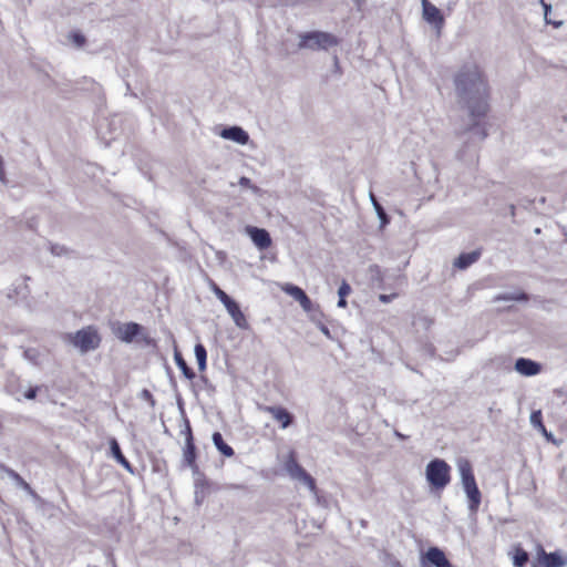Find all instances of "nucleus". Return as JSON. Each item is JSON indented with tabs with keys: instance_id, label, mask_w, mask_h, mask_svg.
Segmentation results:
<instances>
[{
	"instance_id": "1",
	"label": "nucleus",
	"mask_w": 567,
	"mask_h": 567,
	"mask_svg": "<svg viewBox=\"0 0 567 567\" xmlns=\"http://www.w3.org/2000/svg\"><path fill=\"white\" fill-rule=\"evenodd\" d=\"M457 94L466 100L472 120L477 124L489 112V86L480 66H463L454 80Z\"/></svg>"
},
{
	"instance_id": "2",
	"label": "nucleus",
	"mask_w": 567,
	"mask_h": 567,
	"mask_svg": "<svg viewBox=\"0 0 567 567\" xmlns=\"http://www.w3.org/2000/svg\"><path fill=\"white\" fill-rule=\"evenodd\" d=\"M63 339L82 353L96 350L102 341L99 330L94 326H86L74 333H65Z\"/></svg>"
},
{
	"instance_id": "3",
	"label": "nucleus",
	"mask_w": 567,
	"mask_h": 567,
	"mask_svg": "<svg viewBox=\"0 0 567 567\" xmlns=\"http://www.w3.org/2000/svg\"><path fill=\"white\" fill-rule=\"evenodd\" d=\"M462 484L470 501V508L476 511L481 504L482 495L476 484L472 463L467 458L457 462Z\"/></svg>"
},
{
	"instance_id": "4",
	"label": "nucleus",
	"mask_w": 567,
	"mask_h": 567,
	"mask_svg": "<svg viewBox=\"0 0 567 567\" xmlns=\"http://www.w3.org/2000/svg\"><path fill=\"white\" fill-rule=\"evenodd\" d=\"M425 476L432 489L442 491L451 482V466L442 458H434L426 465Z\"/></svg>"
},
{
	"instance_id": "5",
	"label": "nucleus",
	"mask_w": 567,
	"mask_h": 567,
	"mask_svg": "<svg viewBox=\"0 0 567 567\" xmlns=\"http://www.w3.org/2000/svg\"><path fill=\"white\" fill-rule=\"evenodd\" d=\"M299 49L327 50L339 43L336 35L323 31L305 32L299 35Z\"/></svg>"
},
{
	"instance_id": "6",
	"label": "nucleus",
	"mask_w": 567,
	"mask_h": 567,
	"mask_svg": "<svg viewBox=\"0 0 567 567\" xmlns=\"http://www.w3.org/2000/svg\"><path fill=\"white\" fill-rule=\"evenodd\" d=\"M209 288L219 299V301L225 306L235 324L240 329H247L249 324L239 305L233 300L223 289H220L214 280H209Z\"/></svg>"
},
{
	"instance_id": "7",
	"label": "nucleus",
	"mask_w": 567,
	"mask_h": 567,
	"mask_svg": "<svg viewBox=\"0 0 567 567\" xmlns=\"http://www.w3.org/2000/svg\"><path fill=\"white\" fill-rule=\"evenodd\" d=\"M284 465L291 478L302 482L312 493L317 492L315 478L298 463L297 455L293 451L287 455Z\"/></svg>"
},
{
	"instance_id": "8",
	"label": "nucleus",
	"mask_w": 567,
	"mask_h": 567,
	"mask_svg": "<svg viewBox=\"0 0 567 567\" xmlns=\"http://www.w3.org/2000/svg\"><path fill=\"white\" fill-rule=\"evenodd\" d=\"M422 18L437 31L444 27L445 19L441 10L430 0H421Z\"/></svg>"
},
{
	"instance_id": "9",
	"label": "nucleus",
	"mask_w": 567,
	"mask_h": 567,
	"mask_svg": "<svg viewBox=\"0 0 567 567\" xmlns=\"http://www.w3.org/2000/svg\"><path fill=\"white\" fill-rule=\"evenodd\" d=\"M196 458H197V452H196L194 435H193V431H192L189 423H187L186 431H185V445L183 449V460H184V463L188 467H190L193 470H197L198 465H197Z\"/></svg>"
},
{
	"instance_id": "10",
	"label": "nucleus",
	"mask_w": 567,
	"mask_h": 567,
	"mask_svg": "<svg viewBox=\"0 0 567 567\" xmlns=\"http://www.w3.org/2000/svg\"><path fill=\"white\" fill-rule=\"evenodd\" d=\"M262 411L270 414L281 429H287L293 422V415L284 406L266 405Z\"/></svg>"
},
{
	"instance_id": "11",
	"label": "nucleus",
	"mask_w": 567,
	"mask_h": 567,
	"mask_svg": "<svg viewBox=\"0 0 567 567\" xmlns=\"http://www.w3.org/2000/svg\"><path fill=\"white\" fill-rule=\"evenodd\" d=\"M281 291L292 297L296 301H298L301 308L305 311H310L312 308V302L307 293L298 286L292 284H282L280 285Z\"/></svg>"
},
{
	"instance_id": "12",
	"label": "nucleus",
	"mask_w": 567,
	"mask_h": 567,
	"mask_svg": "<svg viewBox=\"0 0 567 567\" xmlns=\"http://www.w3.org/2000/svg\"><path fill=\"white\" fill-rule=\"evenodd\" d=\"M423 564L435 567H453L445 553L439 547H430L423 556Z\"/></svg>"
},
{
	"instance_id": "13",
	"label": "nucleus",
	"mask_w": 567,
	"mask_h": 567,
	"mask_svg": "<svg viewBox=\"0 0 567 567\" xmlns=\"http://www.w3.org/2000/svg\"><path fill=\"white\" fill-rule=\"evenodd\" d=\"M247 234L259 249H268L271 246V238L266 229L248 226Z\"/></svg>"
},
{
	"instance_id": "14",
	"label": "nucleus",
	"mask_w": 567,
	"mask_h": 567,
	"mask_svg": "<svg viewBox=\"0 0 567 567\" xmlns=\"http://www.w3.org/2000/svg\"><path fill=\"white\" fill-rule=\"evenodd\" d=\"M142 327L135 322L123 323L115 330L116 337L124 342H132L140 333Z\"/></svg>"
},
{
	"instance_id": "15",
	"label": "nucleus",
	"mask_w": 567,
	"mask_h": 567,
	"mask_svg": "<svg viewBox=\"0 0 567 567\" xmlns=\"http://www.w3.org/2000/svg\"><path fill=\"white\" fill-rule=\"evenodd\" d=\"M542 567H564L567 560L557 553H546L542 547L537 558Z\"/></svg>"
},
{
	"instance_id": "16",
	"label": "nucleus",
	"mask_w": 567,
	"mask_h": 567,
	"mask_svg": "<svg viewBox=\"0 0 567 567\" xmlns=\"http://www.w3.org/2000/svg\"><path fill=\"white\" fill-rule=\"evenodd\" d=\"M515 369L522 375L532 377L538 374L542 367L530 359L519 358L515 362Z\"/></svg>"
},
{
	"instance_id": "17",
	"label": "nucleus",
	"mask_w": 567,
	"mask_h": 567,
	"mask_svg": "<svg viewBox=\"0 0 567 567\" xmlns=\"http://www.w3.org/2000/svg\"><path fill=\"white\" fill-rule=\"evenodd\" d=\"M481 255V249L471 252H463L454 260L453 265L457 269H466L467 267L476 262L480 259Z\"/></svg>"
},
{
	"instance_id": "18",
	"label": "nucleus",
	"mask_w": 567,
	"mask_h": 567,
	"mask_svg": "<svg viewBox=\"0 0 567 567\" xmlns=\"http://www.w3.org/2000/svg\"><path fill=\"white\" fill-rule=\"evenodd\" d=\"M220 135L224 138L231 140L241 145L247 144V142L249 140L248 134L241 127H238V126L225 128Z\"/></svg>"
},
{
	"instance_id": "19",
	"label": "nucleus",
	"mask_w": 567,
	"mask_h": 567,
	"mask_svg": "<svg viewBox=\"0 0 567 567\" xmlns=\"http://www.w3.org/2000/svg\"><path fill=\"white\" fill-rule=\"evenodd\" d=\"M110 449L113 457L130 473H134L132 464L128 462V460L124 456V454L121 451V447L116 441V439L110 440Z\"/></svg>"
},
{
	"instance_id": "20",
	"label": "nucleus",
	"mask_w": 567,
	"mask_h": 567,
	"mask_svg": "<svg viewBox=\"0 0 567 567\" xmlns=\"http://www.w3.org/2000/svg\"><path fill=\"white\" fill-rule=\"evenodd\" d=\"M213 442L216 449L226 457H231L235 455V451L231 446H229L223 439V435L219 432H215L213 434Z\"/></svg>"
},
{
	"instance_id": "21",
	"label": "nucleus",
	"mask_w": 567,
	"mask_h": 567,
	"mask_svg": "<svg viewBox=\"0 0 567 567\" xmlns=\"http://www.w3.org/2000/svg\"><path fill=\"white\" fill-rule=\"evenodd\" d=\"M175 362L186 379H188V380L195 379L196 374H195L194 370L188 367V364L186 363V361L184 360V358L182 357V354L179 352L175 353Z\"/></svg>"
},
{
	"instance_id": "22",
	"label": "nucleus",
	"mask_w": 567,
	"mask_h": 567,
	"mask_svg": "<svg viewBox=\"0 0 567 567\" xmlns=\"http://www.w3.org/2000/svg\"><path fill=\"white\" fill-rule=\"evenodd\" d=\"M529 559L528 553L520 546H516L513 553V564L515 567H524Z\"/></svg>"
},
{
	"instance_id": "23",
	"label": "nucleus",
	"mask_w": 567,
	"mask_h": 567,
	"mask_svg": "<svg viewBox=\"0 0 567 567\" xmlns=\"http://www.w3.org/2000/svg\"><path fill=\"white\" fill-rule=\"evenodd\" d=\"M195 355L198 363L199 371H205L206 369V360H207V351L202 343H197L195 346Z\"/></svg>"
},
{
	"instance_id": "24",
	"label": "nucleus",
	"mask_w": 567,
	"mask_h": 567,
	"mask_svg": "<svg viewBox=\"0 0 567 567\" xmlns=\"http://www.w3.org/2000/svg\"><path fill=\"white\" fill-rule=\"evenodd\" d=\"M532 424L540 432H545V425L543 423L542 411H534L530 414Z\"/></svg>"
},
{
	"instance_id": "25",
	"label": "nucleus",
	"mask_w": 567,
	"mask_h": 567,
	"mask_svg": "<svg viewBox=\"0 0 567 567\" xmlns=\"http://www.w3.org/2000/svg\"><path fill=\"white\" fill-rule=\"evenodd\" d=\"M70 39L76 47H83L86 42L85 37L82 33L75 31L70 34Z\"/></svg>"
},
{
	"instance_id": "26",
	"label": "nucleus",
	"mask_w": 567,
	"mask_h": 567,
	"mask_svg": "<svg viewBox=\"0 0 567 567\" xmlns=\"http://www.w3.org/2000/svg\"><path fill=\"white\" fill-rule=\"evenodd\" d=\"M350 293H351V287L346 280H343L339 287L338 295H339V297L346 298Z\"/></svg>"
},
{
	"instance_id": "27",
	"label": "nucleus",
	"mask_w": 567,
	"mask_h": 567,
	"mask_svg": "<svg viewBox=\"0 0 567 567\" xmlns=\"http://www.w3.org/2000/svg\"><path fill=\"white\" fill-rule=\"evenodd\" d=\"M8 475L21 487L25 483L24 478L13 470H7Z\"/></svg>"
},
{
	"instance_id": "28",
	"label": "nucleus",
	"mask_w": 567,
	"mask_h": 567,
	"mask_svg": "<svg viewBox=\"0 0 567 567\" xmlns=\"http://www.w3.org/2000/svg\"><path fill=\"white\" fill-rule=\"evenodd\" d=\"M239 185L245 187V188L257 189V187L252 186L251 181L248 177H246V176H243V177L239 178Z\"/></svg>"
},
{
	"instance_id": "29",
	"label": "nucleus",
	"mask_w": 567,
	"mask_h": 567,
	"mask_svg": "<svg viewBox=\"0 0 567 567\" xmlns=\"http://www.w3.org/2000/svg\"><path fill=\"white\" fill-rule=\"evenodd\" d=\"M37 393H38V388H37V386H34V388H30V389H28V390L25 391L24 396H25V399H28V400H33V399H35Z\"/></svg>"
},
{
	"instance_id": "30",
	"label": "nucleus",
	"mask_w": 567,
	"mask_h": 567,
	"mask_svg": "<svg viewBox=\"0 0 567 567\" xmlns=\"http://www.w3.org/2000/svg\"><path fill=\"white\" fill-rule=\"evenodd\" d=\"M396 297V293H392V295H380L379 296V300L383 303H386V302H390L391 300H393L394 298Z\"/></svg>"
},
{
	"instance_id": "31",
	"label": "nucleus",
	"mask_w": 567,
	"mask_h": 567,
	"mask_svg": "<svg viewBox=\"0 0 567 567\" xmlns=\"http://www.w3.org/2000/svg\"><path fill=\"white\" fill-rule=\"evenodd\" d=\"M66 249L64 247H59V246H54L52 247L51 251L55 255H61L63 251H65Z\"/></svg>"
},
{
	"instance_id": "32",
	"label": "nucleus",
	"mask_w": 567,
	"mask_h": 567,
	"mask_svg": "<svg viewBox=\"0 0 567 567\" xmlns=\"http://www.w3.org/2000/svg\"><path fill=\"white\" fill-rule=\"evenodd\" d=\"M21 488H23L25 492H28L30 494H34V491L32 489V487L30 486V484L28 482L23 483L21 485Z\"/></svg>"
},
{
	"instance_id": "33",
	"label": "nucleus",
	"mask_w": 567,
	"mask_h": 567,
	"mask_svg": "<svg viewBox=\"0 0 567 567\" xmlns=\"http://www.w3.org/2000/svg\"><path fill=\"white\" fill-rule=\"evenodd\" d=\"M372 199H373V203H374L375 208H377V210L379 212L380 216H381V217H385V214H384V212H383L382 207L377 203V200H375L373 197H372Z\"/></svg>"
},
{
	"instance_id": "34",
	"label": "nucleus",
	"mask_w": 567,
	"mask_h": 567,
	"mask_svg": "<svg viewBox=\"0 0 567 567\" xmlns=\"http://www.w3.org/2000/svg\"><path fill=\"white\" fill-rule=\"evenodd\" d=\"M543 435L546 437L547 441L549 442H554V436L550 432H548L546 429H545V432H542Z\"/></svg>"
},
{
	"instance_id": "35",
	"label": "nucleus",
	"mask_w": 567,
	"mask_h": 567,
	"mask_svg": "<svg viewBox=\"0 0 567 567\" xmlns=\"http://www.w3.org/2000/svg\"><path fill=\"white\" fill-rule=\"evenodd\" d=\"M338 307H340V308H346L347 307L346 298H342V297L339 298Z\"/></svg>"
},
{
	"instance_id": "36",
	"label": "nucleus",
	"mask_w": 567,
	"mask_h": 567,
	"mask_svg": "<svg viewBox=\"0 0 567 567\" xmlns=\"http://www.w3.org/2000/svg\"><path fill=\"white\" fill-rule=\"evenodd\" d=\"M544 7H545V16H547V12L550 10V6L544 3Z\"/></svg>"
},
{
	"instance_id": "37",
	"label": "nucleus",
	"mask_w": 567,
	"mask_h": 567,
	"mask_svg": "<svg viewBox=\"0 0 567 567\" xmlns=\"http://www.w3.org/2000/svg\"><path fill=\"white\" fill-rule=\"evenodd\" d=\"M553 24L554 27L558 28L561 24V22H554Z\"/></svg>"
}]
</instances>
